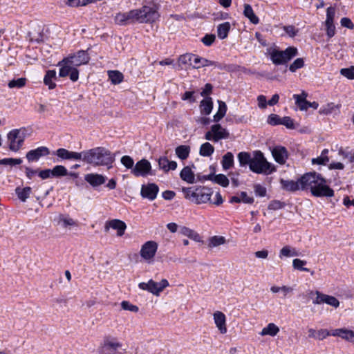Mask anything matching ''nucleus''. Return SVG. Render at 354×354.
Here are the masks:
<instances>
[{
	"mask_svg": "<svg viewBox=\"0 0 354 354\" xmlns=\"http://www.w3.org/2000/svg\"><path fill=\"white\" fill-rule=\"evenodd\" d=\"M25 133L21 129H13L8 135V143L9 149L12 151H18L24 145Z\"/></svg>",
	"mask_w": 354,
	"mask_h": 354,
	"instance_id": "obj_8",
	"label": "nucleus"
},
{
	"mask_svg": "<svg viewBox=\"0 0 354 354\" xmlns=\"http://www.w3.org/2000/svg\"><path fill=\"white\" fill-rule=\"evenodd\" d=\"M158 8L156 4L144 6L140 9L132 10L128 12H119L114 19L118 25L125 26L135 21L141 23H151L156 21L159 17Z\"/></svg>",
	"mask_w": 354,
	"mask_h": 354,
	"instance_id": "obj_1",
	"label": "nucleus"
},
{
	"mask_svg": "<svg viewBox=\"0 0 354 354\" xmlns=\"http://www.w3.org/2000/svg\"><path fill=\"white\" fill-rule=\"evenodd\" d=\"M108 76L111 83L115 85L121 83L124 80L123 74L118 71H109Z\"/></svg>",
	"mask_w": 354,
	"mask_h": 354,
	"instance_id": "obj_33",
	"label": "nucleus"
},
{
	"mask_svg": "<svg viewBox=\"0 0 354 354\" xmlns=\"http://www.w3.org/2000/svg\"><path fill=\"white\" fill-rule=\"evenodd\" d=\"M323 178L320 174L315 171L308 172L300 177V184L301 185V190H312L316 187L317 185Z\"/></svg>",
	"mask_w": 354,
	"mask_h": 354,
	"instance_id": "obj_9",
	"label": "nucleus"
},
{
	"mask_svg": "<svg viewBox=\"0 0 354 354\" xmlns=\"http://www.w3.org/2000/svg\"><path fill=\"white\" fill-rule=\"evenodd\" d=\"M254 198L252 196H250L248 195L247 192H241L237 196H233L230 198V202L231 203H244L248 204H252L254 203Z\"/></svg>",
	"mask_w": 354,
	"mask_h": 354,
	"instance_id": "obj_26",
	"label": "nucleus"
},
{
	"mask_svg": "<svg viewBox=\"0 0 354 354\" xmlns=\"http://www.w3.org/2000/svg\"><path fill=\"white\" fill-rule=\"evenodd\" d=\"M250 169L256 174L268 175L275 171L274 167L267 161L264 154L261 151H254L250 164Z\"/></svg>",
	"mask_w": 354,
	"mask_h": 354,
	"instance_id": "obj_4",
	"label": "nucleus"
},
{
	"mask_svg": "<svg viewBox=\"0 0 354 354\" xmlns=\"http://www.w3.org/2000/svg\"><path fill=\"white\" fill-rule=\"evenodd\" d=\"M158 244L154 241H148L145 242L141 247L140 254V257L147 261L151 262L157 252Z\"/></svg>",
	"mask_w": 354,
	"mask_h": 354,
	"instance_id": "obj_12",
	"label": "nucleus"
},
{
	"mask_svg": "<svg viewBox=\"0 0 354 354\" xmlns=\"http://www.w3.org/2000/svg\"><path fill=\"white\" fill-rule=\"evenodd\" d=\"M272 154L275 161L280 165H284L289 156L286 148L280 145L272 149Z\"/></svg>",
	"mask_w": 354,
	"mask_h": 354,
	"instance_id": "obj_20",
	"label": "nucleus"
},
{
	"mask_svg": "<svg viewBox=\"0 0 354 354\" xmlns=\"http://www.w3.org/2000/svg\"><path fill=\"white\" fill-rule=\"evenodd\" d=\"M26 78H19L17 80H13L9 82L8 86L10 88H22L26 85Z\"/></svg>",
	"mask_w": 354,
	"mask_h": 354,
	"instance_id": "obj_48",
	"label": "nucleus"
},
{
	"mask_svg": "<svg viewBox=\"0 0 354 354\" xmlns=\"http://www.w3.org/2000/svg\"><path fill=\"white\" fill-rule=\"evenodd\" d=\"M85 180L93 187H97L104 184L106 178L98 174H88L85 176Z\"/></svg>",
	"mask_w": 354,
	"mask_h": 354,
	"instance_id": "obj_25",
	"label": "nucleus"
},
{
	"mask_svg": "<svg viewBox=\"0 0 354 354\" xmlns=\"http://www.w3.org/2000/svg\"><path fill=\"white\" fill-rule=\"evenodd\" d=\"M68 175V171L64 166L56 165L51 169V176L53 177H61Z\"/></svg>",
	"mask_w": 354,
	"mask_h": 354,
	"instance_id": "obj_44",
	"label": "nucleus"
},
{
	"mask_svg": "<svg viewBox=\"0 0 354 354\" xmlns=\"http://www.w3.org/2000/svg\"><path fill=\"white\" fill-rule=\"evenodd\" d=\"M268 51L271 61L275 65L286 64L299 54L298 49L295 46H289L284 50L270 48Z\"/></svg>",
	"mask_w": 354,
	"mask_h": 354,
	"instance_id": "obj_5",
	"label": "nucleus"
},
{
	"mask_svg": "<svg viewBox=\"0 0 354 354\" xmlns=\"http://www.w3.org/2000/svg\"><path fill=\"white\" fill-rule=\"evenodd\" d=\"M298 255L299 254L296 249L289 245H286L283 247L279 252V257L281 259H282L283 257H297Z\"/></svg>",
	"mask_w": 354,
	"mask_h": 354,
	"instance_id": "obj_37",
	"label": "nucleus"
},
{
	"mask_svg": "<svg viewBox=\"0 0 354 354\" xmlns=\"http://www.w3.org/2000/svg\"><path fill=\"white\" fill-rule=\"evenodd\" d=\"M283 29L290 37H295L299 32V29L292 25L284 26Z\"/></svg>",
	"mask_w": 354,
	"mask_h": 354,
	"instance_id": "obj_53",
	"label": "nucleus"
},
{
	"mask_svg": "<svg viewBox=\"0 0 354 354\" xmlns=\"http://www.w3.org/2000/svg\"><path fill=\"white\" fill-rule=\"evenodd\" d=\"M214 320L220 333L225 334L227 333V326L225 314L221 311H216L214 313Z\"/></svg>",
	"mask_w": 354,
	"mask_h": 354,
	"instance_id": "obj_24",
	"label": "nucleus"
},
{
	"mask_svg": "<svg viewBox=\"0 0 354 354\" xmlns=\"http://www.w3.org/2000/svg\"><path fill=\"white\" fill-rule=\"evenodd\" d=\"M222 165L224 169L232 168L234 165V156L231 152H227L222 159Z\"/></svg>",
	"mask_w": 354,
	"mask_h": 354,
	"instance_id": "obj_39",
	"label": "nucleus"
},
{
	"mask_svg": "<svg viewBox=\"0 0 354 354\" xmlns=\"http://www.w3.org/2000/svg\"><path fill=\"white\" fill-rule=\"evenodd\" d=\"M336 9L333 6H330L326 10V21H334L335 17Z\"/></svg>",
	"mask_w": 354,
	"mask_h": 354,
	"instance_id": "obj_61",
	"label": "nucleus"
},
{
	"mask_svg": "<svg viewBox=\"0 0 354 354\" xmlns=\"http://www.w3.org/2000/svg\"><path fill=\"white\" fill-rule=\"evenodd\" d=\"M243 15L253 24H257L259 22V17L255 15L252 6L250 4H244Z\"/></svg>",
	"mask_w": 354,
	"mask_h": 354,
	"instance_id": "obj_27",
	"label": "nucleus"
},
{
	"mask_svg": "<svg viewBox=\"0 0 354 354\" xmlns=\"http://www.w3.org/2000/svg\"><path fill=\"white\" fill-rule=\"evenodd\" d=\"M333 330H328L327 329H320L317 330L316 339L319 340H323L328 336H332Z\"/></svg>",
	"mask_w": 354,
	"mask_h": 354,
	"instance_id": "obj_56",
	"label": "nucleus"
},
{
	"mask_svg": "<svg viewBox=\"0 0 354 354\" xmlns=\"http://www.w3.org/2000/svg\"><path fill=\"white\" fill-rule=\"evenodd\" d=\"M185 198L197 204L206 203L210 201L212 192L205 187H200L194 189L192 187L183 188Z\"/></svg>",
	"mask_w": 354,
	"mask_h": 354,
	"instance_id": "obj_6",
	"label": "nucleus"
},
{
	"mask_svg": "<svg viewBox=\"0 0 354 354\" xmlns=\"http://www.w3.org/2000/svg\"><path fill=\"white\" fill-rule=\"evenodd\" d=\"M181 179L188 183H194L195 181V175L188 166L185 167L180 173Z\"/></svg>",
	"mask_w": 354,
	"mask_h": 354,
	"instance_id": "obj_29",
	"label": "nucleus"
},
{
	"mask_svg": "<svg viewBox=\"0 0 354 354\" xmlns=\"http://www.w3.org/2000/svg\"><path fill=\"white\" fill-rule=\"evenodd\" d=\"M121 306H122V309H124L125 310H129V311L135 312V313L138 312L139 310V308L137 306L133 305L127 301H122Z\"/></svg>",
	"mask_w": 354,
	"mask_h": 354,
	"instance_id": "obj_58",
	"label": "nucleus"
},
{
	"mask_svg": "<svg viewBox=\"0 0 354 354\" xmlns=\"http://www.w3.org/2000/svg\"><path fill=\"white\" fill-rule=\"evenodd\" d=\"M214 183L221 185L222 187H226L229 185V180L224 174H218L214 176L212 179Z\"/></svg>",
	"mask_w": 354,
	"mask_h": 354,
	"instance_id": "obj_46",
	"label": "nucleus"
},
{
	"mask_svg": "<svg viewBox=\"0 0 354 354\" xmlns=\"http://www.w3.org/2000/svg\"><path fill=\"white\" fill-rule=\"evenodd\" d=\"M230 30V24L229 22H225L218 25L217 28L218 37L223 39L226 38Z\"/></svg>",
	"mask_w": 354,
	"mask_h": 354,
	"instance_id": "obj_36",
	"label": "nucleus"
},
{
	"mask_svg": "<svg viewBox=\"0 0 354 354\" xmlns=\"http://www.w3.org/2000/svg\"><path fill=\"white\" fill-rule=\"evenodd\" d=\"M82 160L95 166L105 165L111 167L115 158L111 152L104 147H95L84 151Z\"/></svg>",
	"mask_w": 354,
	"mask_h": 354,
	"instance_id": "obj_3",
	"label": "nucleus"
},
{
	"mask_svg": "<svg viewBox=\"0 0 354 354\" xmlns=\"http://www.w3.org/2000/svg\"><path fill=\"white\" fill-rule=\"evenodd\" d=\"M59 219L63 223L64 227L77 225V222L75 221L73 218L66 217L64 215H61Z\"/></svg>",
	"mask_w": 354,
	"mask_h": 354,
	"instance_id": "obj_59",
	"label": "nucleus"
},
{
	"mask_svg": "<svg viewBox=\"0 0 354 354\" xmlns=\"http://www.w3.org/2000/svg\"><path fill=\"white\" fill-rule=\"evenodd\" d=\"M178 62L183 65H188L194 69L218 65L216 62L209 60L193 53H186L180 55L178 58Z\"/></svg>",
	"mask_w": 354,
	"mask_h": 354,
	"instance_id": "obj_7",
	"label": "nucleus"
},
{
	"mask_svg": "<svg viewBox=\"0 0 354 354\" xmlns=\"http://www.w3.org/2000/svg\"><path fill=\"white\" fill-rule=\"evenodd\" d=\"M194 91H186L181 97L183 100H188L190 103H193L196 101L194 96Z\"/></svg>",
	"mask_w": 354,
	"mask_h": 354,
	"instance_id": "obj_64",
	"label": "nucleus"
},
{
	"mask_svg": "<svg viewBox=\"0 0 354 354\" xmlns=\"http://www.w3.org/2000/svg\"><path fill=\"white\" fill-rule=\"evenodd\" d=\"M218 110L217 113L214 115V122H219L226 114L227 106L223 101H218Z\"/></svg>",
	"mask_w": 354,
	"mask_h": 354,
	"instance_id": "obj_40",
	"label": "nucleus"
},
{
	"mask_svg": "<svg viewBox=\"0 0 354 354\" xmlns=\"http://www.w3.org/2000/svg\"><path fill=\"white\" fill-rule=\"evenodd\" d=\"M334 193V190L329 187L324 178L312 190V195L315 197H333Z\"/></svg>",
	"mask_w": 354,
	"mask_h": 354,
	"instance_id": "obj_13",
	"label": "nucleus"
},
{
	"mask_svg": "<svg viewBox=\"0 0 354 354\" xmlns=\"http://www.w3.org/2000/svg\"><path fill=\"white\" fill-rule=\"evenodd\" d=\"M340 73L348 80H354V66L342 68L340 71Z\"/></svg>",
	"mask_w": 354,
	"mask_h": 354,
	"instance_id": "obj_55",
	"label": "nucleus"
},
{
	"mask_svg": "<svg viewBox=\"0 0 354 354\" xmlns=\"http://www.w3.org/2000/svg\"><path fill=\"white\" fill-rule=\"evenodd\" d=\"M226 239L222 236H214L209 240L208 247L212 248L225 243Z\"/></svg>",
	"mask_w": 354,
	"mask_h": 354,
	"instance_id": "obj_42",
	"label": "nucleus"
},
{
	"mask_svg": "<svg viewBox=\"0 0 354 354\" xmlns=\"http://www.w3.org/2000/svg\"><path fill=\"white\" fill-rule=\"evenodd\" d=\"M307 93L304 91L301 95L295 94L293 98L296 100V104L299 106L300 110H307L308 101L306 100Z\"/></svg>",
	"mask_w": 354,
	"mask_h": 354,
	"instance_id": "obj_32",
	"label": "nucleus"
},
{
	"mask_svg": "<svg viewBox=\"0 0 354 354\" xmlns=\"http://www.w3.org/2000/svg\"><path fill=\"white\" fill-rule=\"evenodd\" d=\"M341 26L343 27H346L348 29L353 30L354 29V24L352 21L348 17H343L340 21Z\"/></svg>",
	"mask_w": 354,
	"mask_h": 354,
	"instance_id": "obj_62",
	"label": "nucleus"
},
{
	"mask_svg": "<svg viewBox=\"0 0 354 354\" xmlns=\"http://www.w3.org/2000/svg\"><path fill=\"white\" fill-rule=\"evenodd\" d=\"M121 163L127 168L131 169L134 167L133 159L129 156H124L121 158Z\"/></svg>",
	"mask_w": 354,
	"mask_h": 354,
	"instance_id": "obj_52",
	"label": "nucleus"
},
{
	"mask_svg": "<svg viewBox=\"0 0 354 354\" xmlns=\"http://www.w3.org/2000/svg\"><path fill=\"white\" fill-rule=\"evenodd\" d=\"M201 113L202 115H209L213 108L212 99L210 97H207L201 102Z\"/></svg>",
	"mask_w": 354,
	"mask_h": 354,
	"instance_id": "obj_30",
	"label": "nucleus"
},
{
	"mask_svg": "<svg viewBox=\"0 0 354 354\" xmlns=\"http://www.w3.org/2000/svg\"><path fill=\"white\" fill-rule=\"evenodd\" d=\"M279 332V327L273 323H270L266 327L263 328L261 332V335L275 336Z\"/></svg>",
	"mask_w": 354,
	"mask_h": 354,
	"instance_id": "obj_34",
	"label": "nucleus"
},
{
	"mask_svg": "<svg viewBox=\"0 0 354 354\" xmlns=\"http://www.w3.org/2000/svg\"><path fill=\"white\" fill-rule=\"evenodd\" d=\"M216 37L213 34H207L202 38V42L207 46H211L215 41Z\"/></svg>",
	"mask_w": 354,
	"mask_h": 354,
	"instance_id": "obj_60",
	"label": "nucleus"
},
{
	"mask_svg": "<svg viewBox=\"0 0 354 354\" xmlns=\"http://www.w3.org/2000/svg\"><path fill=\"white\" fill-rule=\"evenodd\" d=\"M212 89L213 86L209 83H207L203 88L201 95L206 98L212 93Z\"/></svg>",
	"mask_w": 354,
	"mask_h": 354,
	"instance_id": "obj_63",
	"label": "nucleus"
},
{
	"mask_svg": "<svg viewBox=\"0 0 354 354\" xmlns=\"http://www.w3.org/2000/svg\"><path fill=\"white\" fill-rule=\"evenodd\" d=\"M332 336L339 337L346 341L354 342V330L346 328L333 329Z\"/></svg>",
	"mask_w": 354,
	"mask_h": 354,
	"instance_id": "obj_23",
	"label": "nucleus"
},
{
	"mask_svg": "<svg viewBox=\"0 0 354 354\" xmlns=\"http://www.w3.org/2000/svg\"><path fill=\"white\" fill-rule=\"evenodd\" d=\"M122 346V344L117 341L116 338L111 336H106L102 344V351H116Z\"/></svg>",
	"mask_w": 354,
	"mask_h": 354,
	"instance_id": "obj_21",
	"label": "nucleus"
},
{
	"mask_svg": "<svg viewBox=\"0 0 354 354\" xmlns=\"http://www.w3.org/2000/svg\"><path fill=\"white\" fill-rule=\"evenodd\" d=\"M110 228L117 231V236H122L127 229L126 223L120 219H111L107 221L104 225V230L108 232Z\"/></svg>",
	"mask_w": 354,
	"mask_h": 354,
	"instance_id": "obj_16",
	"label": "nucleus"
},
{
	"mask_svg": "<svg viewBox=\"0 0 354 354\" xmlns=\"http://www.w3.org/2000/svg\"><path fill=\"white\" fill-rule=\"evenodd\" d=\"M306 261L299 259H295L292 261V266L295 269L308 272L309 270L308 268H304V266L306 265Z\"/></svg>",
	"mask_w": 354,
	"mask_h": 354,
	"instance_id": "obj_50",
	"label": "nucleus"
},
{
	"mask_svg": "<svg viewBox=\"0 0 354 354\" xmlns=\"http://www.w3.org/2000/svg\"><path fill=\"white\" fill-rule=\"evenodd\" d=\"M31 193L32 188L30 187H17L15 189V194L17 195L19 199L22 202H25L27 198H29Z\"/></svg>",
	"mask_w": 354,
	"mask_h": 354,
	"instance_id": "obj_31",
	"label": "nucleus"
},
{
	"mask_svg": "<svg viewBox=\"0 0 354 354\" xmlns=\"http://www.w3.org/2000/svg\"><path fill=\"white\" fill-rule=\"evenodd\" d=\"M159 192L158 186L155 183H148L142 185L140 191V195L144 198L153 201Z\"/></svg>",
	"mask_w": 354,
	"mask_h": 354,
	"instance_id": "obj_17",
	"label": "nucleus"
},
{
	"mask_svg": "<svg viewBox=\"0 0 354 354\" xmlns=\"http://www.w3.org/2000/svg\"><path fill=\"white\" fill-rule=\"evenodd\" d=\"M21 162L22 160L21 158H8L0 160V165H3L15 166L17 165H20Z\"/></svg>",
	"mask_w": 354,
	"mask_h": 354,
	"instance_id": "obj_49",
	"label": "nucleus"
},
{
	"mask_svg": "<svg viewBox=\"0 0 354 354\" xmlns=\"http://www.w3.org/2000/svg\"><path fill=\"white\" fill-rule=\"evenodd\" d=\"M252 158V157L248 152L242 151L238 154V159L241 166H245L247 165L250 166V164H251Z\"/></svg>",
	"mask_w": 354,
	"mask_h": 354,
	"instance_id": "obj_41",
	"label": "nucleus"
},
{
	"mask_svg": "<svg viewBox=\"0 0 354 354\" xmlns=\"http://www.w3.org/2000/svg\"><path fill=\"white\" fill-rule=\"evenodd\" d=\"M214 151V147L209 142L203 143L201 147L199 153L201 156L204 157L211 156Z\"/></svg>",
	"mask_w": 354,
	"mask_h": 354,
	"instance_id": "obj_38",
	"label": "nucleus"
},
{
	"mask_svg": "<svg viewBox=\"0 0 354 354\" xmlns=\"http://www.w3.org/2000/svg\"><path fill=\"white\" fill-rule=\"evenodd\" d=\"M324 26L326 35L328 39L333 37L336 32V28L334 21H324Z\"/></svg>",
	"mask_w": 354,
	"mask_h": 354,
	"instance_id": "obj_43",
	"label": "nucleus"
},
{
	"mask_svg": "<svg viewBox=\"0 0 354 354\" xmlns=\"http://www.w3.org/2000/svg\"><path fill=\"white\" fill-rule=\"evenodd\" d=\"M230 138L229 131L223 128L221 124H216L211 127L210 130L205 133V138L214 142L222 139H227Z\"/></svg>",
	"mask_w": 354,
	"mask_h": 354,
	"instance_id": "obj_10",
	"label": "nucleus"
},
{
	"mask_svg": "<svg viewBox=\"0 0 354 354\" xmlns=\"http://www.w3.org/2000/svg\"><path fill=\"white\" fill-rule=\"evenodd\" d=\"M89 59V55L85 50H79L75 54L69 55L59 62V75L61 77L69 76L72 82H77L79 79V71L77 67L86 64Z\"/></svg>",
	"mask_w": 354,
	"mask_h": 354,
	"instance_id": "obj_2",
	"label": "nucleus"
},
{
	"mask_svg": "<svg viewBox=\"0 0 354 354\" xmlns=\"http://www.w3.org/2000/svg\"><path fill=\"white\" fill-rule=\"evenodd\" d=\"M91 3L90 0H68L66 4L71 7L84 6Z\"/></svg>",
	"mask_w": 354,
	"mask_h": 354,
	"instance_id": "obj_51",
	"label": "nucleus"
},
{
	"mask_svg": "<svg viewBox=\"0 0 354 354\" xmlns=\"http://www.w3.org/2000/svg\"><path fill=\"white\" fill-rule=\"evenodd\" d=\"M55 154L62 160H82L83 151L75 152L68 151L64 148H59L55 152Z\"/></svg>",
	"mask_w": 354,
	"mask_h": 354,
	"instance_id": "obj_19",
	"label": "nucleus"
},
{
	"mask_svg": "<svg viewBox=\"0 0 354 354\" xmlns=\"http://www.w3.org/2000/svg\"><path fill=\"white\" fill-rule=\"evenodd\" d=\"M280 184L281 188L287 192H295L298 190H301L300 178L297 181L292 180H284L281 178L280 180Z\"/></svg>",
	"mask_w": 354,
	"mask_h": 354,
	"instance_id": "obj_22",
	"label": "nucleus"
},
{
	"mask_svg": "<svg viewBox=\"0 0 354 354\" xmlns=\"http://www.w3.org/2000/svg\"><path fill=\"white\" fill-rule=\"evenodd\" d=\"M280 124L284 125L290 129H295L294 120L288 116L281 118Z\"/></svg>",
	"mask_w": 354,
	"mask_h": 354,
	"instance_id": "obj_54",
	"label": "nucleus"
},
{
	"mask_svg": "<svg viewBox=\"0 0 354 354\" xmlns=\"http://www.w3.org/2000/svg\"><path fill=\"white\" fill-rule=\"evenodd\" d=\"M309 294L310 295H313L315 294L317 295L315 299L313 301L314 304H326L328 305H330L335 308L339 307V300L333 297L328 295H326L324 293H322L321 292L317 290L315 292L310 290Z\"/></svg>",
	"mask_w": 354,
	"mask_h": 354,
	"instance_id": "obj_14",
	"label": "nucleus"
},
{
	"mask_svg": "<svg viewBox=\"0 0 354 354\" xmlns=\"http://www.w3.org/2000/svg\"><path fill=\"white\" fill-rule=\"evenodd\" d=\"M168 286L169 282L167 279H162L159 283L150 279L147 283L142 282L138 284L140 289L147 290L155 295H159L160 292Z\"/></svg>",
	"mask_w": 354,
	"mask_h": 354,
	"instance_id": "obj_11",
	"label": "nucleus"
},
{
	"mask_svg": "<svg viewBox=\"0 0 354 354\" xmlns=\"http://www.w3.org/2000/svg\"><path fill=\"white\" fill-rule=\"evenodd\" d=\"M57 79L56 71L55 70H48L46 71L44 78V83L48 86L49 89H53L56 86V84L53 82Z\"/></svg>",
	"mask_w": 354,
	"mask_h": 354,
	"instance_id": "obj_28",
	"label": "nucleus"
},
{
	"mask_svg": "<svg viewBox=\"0 0 354 354\" xmlns=\"http://www.w3.org/2000/svg\"><path fill=\"white\" fill-rule=\"evenodd\" d=\"M304 66V58L296 59L289 66L290 71L295 73L297 70Z\"/></svg>",
	"mask_w": 354,
	"mask_h": 354,
	"instance_id": "obj_47",
	"label": "nucleus"
},
{
	"mask_svg": "<svg viewBox=\"0 0 354 354\" xmlns=\"http://www.w3.org/2000/svg\"><path fill=\"white\" fill-rule=\"evenodd\" d=\"M281 118L277 114H270L268 118V123L272 126L279 125L281 123Z\"/></svg>",
	"mask_w": 354,
	"mask_h": 354,
	"instance_id": "obj_57",
	"label": "nucleus"
},
{
	"mask_svg": "<svg viewBox=\"0 0 354 354\" xmlns=\"http://www.w3.org/2000/svg\"><path fill=\"white\" fill-rule=\"evenodd\" d=\"M190 147L187 145H180L176 148V154L181 160H185L189 157Z\"/></svg>",
	"mask_w": 354,
	"mask_h": 354,
	"instance_id": "obj_35",
	"label": "nucleus"
},
{
	"mask_svg": "<svg viewBox=\"0 0 354 354\" xmlns=\"http://www.w3.org/2000/svg\"><path fill=\"white\" fill-rule=\"evenodd\" d=\"M151 165L147 159H142L136 162L131 173L136 177H145L150 174Z\"/></svg>",
	"mask_w": 354,
	"mask_h": 354,
	"instance_id": "obj_15",
	"label": "nucleus"
},
{
	"mask_svg": "<svg viewBox=\"0 0 354 354\" xmlns=\"http://www.w3.org/2000/svg\"><path fill=\"white\" fill-rule=\"evenodd\" d=\"M328 153V150L326 149H324L319 157L313 159V160H312L313 164L326 165L327 162L329 161V158L327 156Z\"/></svg>",
	"mask_w": 354,
	"mask_h": 354,
	"instance_id": "obj_45",
	"label": "nucleus"
},
{
	"mask_svg": "<svg viewBox=\"0 0 354 354\" xmlns=\"http://www.w3.org/2000/svg\"><path fill=\"white\" fill-rule=\"evenodd\" d=\"M49 153L50 151L48 147H39L35 149L29 151L26 153V158L29 162H37L41 157L48 156Z\"/></svg>",
	"mask_w": 354,
	"mask_h": 354,
	"instance_id": "obj_18",
	"label": "nucleus"
}]
</instances>
